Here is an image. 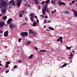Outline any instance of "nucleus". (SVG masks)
I'll list each match as a JSON object with an SVG mask.
<instances>
[{
    "label": "nucleus",
    "mask_w": 77,
    "mask_h": 77,
    "mask_svg": "<svg viewBox=\"0 0 77 77\" xmlns=\"http://www.w3.org/2000/svg\"><path fill=\"white\" fill-rule=\"evenodd\" d=\"M34 2L35 4H38V3H39V1L38 0H34Z\"/></svg>",
    "instance_id": "17"
},
{
    "label": "nucleus",
    "mask_w": 77,
    "mask_h": 77,
    "mask_svg": "<svg viewBox=\"0 0 77 77\" xmlns=\"http://www.w3.org/2000/svg\"><path fill=\"white\" fill-rule=\"evenodd\" d=\"M37 23H39V20H38V19H37Z\"/></svg>",
    "instance_id": "54"
},
{
    "label": "nucleus",
    "mask_w": 77,
    "mask_h": 77,
    "mask_svg": "<svg viewBox=\"0 0 77 77\" xmlns=\"http://www.w3.org/2000/svg\"><path fill=\"white\" fill-rule=\"evenodd\" d=\"M72 52H73V53H74V52H75V51H72Z\"/></svg>",
    "instance_id": "62"
},
{
    "label": "nucleus",
    "mask_w": 77,
    "mask_h": 77,
    "mask_svg": "<svg viewBox=\"0 0 77 77\" xmlns=\"http://www.w3.org/2000/svg\"><path fill=\"white\" fill-rule=\"evenodd\" d=\"M12 5L10 6H9V9H11V8H12Z\"/></svg>",
    "instance_id": "47"
},
{
    "label": "nucleus",
    "mask_w": 77,
    "mask_h": 77,
    "mask_svg": "<svg viewBox=\"0 0 77 77\" xmlns=\"http://www.w3.org/2000/svg\"><path fill=\"white\" fill-rule=\"evenodd\" d=\"M51 4H52V5H55V2L53 1H51Z\"/></svg>",
    "instance_id": "19"
},
{
    "label": "nucleus",
    "mask_w": 77,
    "mask_h": 77,
    "mask_svg": "<svg viewBox=\"0 0 77 77\" xmlns=\"http://www.w3.org/2000/svg\"><path fill=\"white\" fill-rule=\"evenodd\" d=\"M74 16L75 17H77V11L74 12V13H73Z\"/></svg>",
    "instance_id": "16"
},
{
    "label": "nucleus",
    "mask_w": 77,
    "mask_h": 77,
    "mask_svg": "<svg viewBox=\"0 0 77 77\" xmlns=\"http://www.w3.org/2000/svg\"><path fill=\"white\" fill-rule=\"evenodd\" d=\"M29 33H32L33 32V30L31 29H30L29 30Z\"/></svg>",
    "instance_id": "18"
},
{
    "label": "nucleus",
    "mask_w": 77,
    "mask_h": 77,
    "mask_svg": "<svg viewBox=\"0 0 77 77\" xmlns=\"http://www.w3.org/2000/svg\"><path fill=\"white\" fill-rule=\"evenodd\" d=\"M54 11H52V14H54Z\"/></svg>",
    "instance_id": "61"
},
{
    "label": "nucleus",
    "mask_w": 77,
    "mask_h": 77,
    "mask_svg": "<svg viewBox=\"0 0 77 77\" xmlns=\"http://www.w3.org/2000/svg\"><path fill=\"white\" fill-rule=\"evenodd\" d=\"M22 14H22V13H20V14H19L20 17H23V15H22Z\"/></svg>",
    "instance_id": "31"
},
{
    "label": "nucleus",
    "mask_w": 77,
    "mask_h": 77,
    "mask_svg": "<svg viewBox=\"0 0 77 77\" xmlns=\"http://www.w3.org/2000/svg\"><path fill=\"white\" fill-rule=\"evenodd\" d=\"M47 23V20H44V24H46V23Z\"/></svg>",
    "instance_id": "33"
},
{
    "label": "nucleus",
    "mask_w": 77,
    "mask_h": 77,
    "mask_svg": "<svg viewBox=\"0 0 77 77\" xmlns=\"http://www.w3.org/2000/svg\"><path fill=\"white\" fill-rule=\"evenodd\" d=\"M33 24L32 25L33 27H35V26H36V22H34L33 23Z\"/></svg>",
    "instance_id": "11"
},
{
    "label": "nucleus",
    "mask_w": 77,
    "mask_h": 77,
    "mask_svg": "<svg viewBox=\"0 0 77 77\" xmlns=\"http://www.w3.org/2000/svg\"><path fill=\"white\" fill-rule=\"evenodd\" d=\"M0 33H3V31H0Z\"/></svg>",
    "instance_id": "55"
},
{
    "label": "nucleus",
    "mask_w": 77,
    "mask_h": 77,
    "mask_svg": "<svg viewBox=\"0 0 77 77\" xmlns=\"http://www.w3.org/2000/svg\"><path fill=\"white\" fill-rule=\"evenodd\" d=\"M26 24H27V23L26 22H24L23 24V25L24 26V25H26Z\"/></svg>",
    "instance_id": "42"
},
{
    "label": "nucleus",
    "mask_w": 77,
    "mask_h": 77,
    "mask_svg": "<svg viewBox=\"0 0 77 77\" xmlns=\"http://www.w3.org/2000/svg\"><path fill=\"white\" fill-rule=\"evenodd\" d=\"M67 65V64L66 63H65L64 64L63 66H61V67L63 68V67H65Z\"/></svg>",
    "instance_id": "23"
},
{
    "label": "nucleus",
    "mask_w": 77,
    "mask_h": 77,
    "mask_svg": "<svg viewBox=\"0 0 77 77\" xmlns=\"http://www.w3.org/2000/svg\"><path fill=\"white\" fill-rule=\"evenodd\" d=\"M70 55L71 57H72L73 54H72V53H71L70 54Z\"/></svg>",
    "instance_id": "41"
},
{
    "label": "nucleus",
    "mask_w": 77,
    "mask_h": 77,
    "mask_svg": "<svg viewBox=\"0 0 77 77\" xmlns=\"http://www.w3.org/2000/svg\"><path fill=\"white\" fill-rule=\"evenodd\" d=\"M54 12H56V10H54Z\"/></svg>",
    "instance_id": "64"
},
{
    "label": "nucleus",
    "mask_w": 77,
    "mask_h": 77,
    "mask_svg": "<svg viewBox=\"0 0 77 77\" xmlns=\"http://www.w3.org/2000/svg\"><path fill=\"white\" fill-rule=\"evenodd\" d=\"M61 5H66V4L63 2H62L61 3Z\"/></svg>",
    "instance_id": "40"
},
{
    "label": "nucleus",
    "mask_w": 77,
    "mask_h": 77,
    "mask_svg": "<svg viewBox=\"0 0 77 77\" xmlns=\"http://www.w3.org/2000/svg\"><path fill=\"white\" fill-rule=\"evenodd\" d=\"M9 72V70H8L7 71H5L6 73H8V72Z\"/></svg>",
    "instance_id": "50"
},
{
    "label": "nucleus",
    "mask_w": 77,
    "mask_h": 77,
    "mask_svg": "<svg viewBox=\"0 0 77 77\" xmlns=\"http://www.w3.org/2000/svg\"><path fill=\"white\" fill-rule=\"evenodd\" d=\"M57 42H59V41H60V39H57Z\"/></svg>",
    "instance_id": "49"
},
{
    "label": "nucleus",
    "mask_w": 77,
    "mask_h": 77,
    "mask_svg": "<svg viewBox=\"0 0 77 77\" xmlns=\"http://www.w3.org/2000/svg\"><path fill=\"white\" fill-rule=\"evenodd\" d=\"M45 18H48V16H45Z\"/></svg>",
    "instance_id": "53"
},
{
    "label": "nucleus",
    "mask_w": 77,
    "mask_h": 77,
    "mask_svg": "<svg viewBox=\"0 0 77 77\" xmlns=\"http://www.w3.org/2000/svg\"><path fill=\"white\" fill-rule=\"evenodd\" d=\"M72 11H73V12H74H74L77 11H75V10L74 9H72Z\"/></svg>",
    "instance_id": "45"
},
{
    "label": "nucleus",
    "mask_w": 77,
    "mask_h": 77,
    "mask_svg": "<svg viewBox=\"0 0 77 77\" xmlns=\"http://www.w3.org/2000/svg\"><path fill=\"white\" fill-rule=\"evenodd\" d=\"M12 18H10L9 19L8 21H7V23L8 24H10L11 23V22L12 21Z\"/></svg>",
    "instance_id": "7"
},
{
    "label": "nucleus",
    "mask_w": 77,
    "mask_h": 77,
    "mask_svg": "<svg viewBox=\"0 0 77 77\" xmlns=\"http://www.w3.org/2000/svg\"><path fill=\"white\" fill-rule=\"evenodd\" d=\"M33 17H30V19L32 22H33Z\"/></svg>",
    "instance_id": "29"
},
{
    "label": "nucleus",
    "mask_w": 77,
    "mask_h": 77,
    "mask_svg": "<svg viewBox=\"0 0 77 77\" xmlns=\"http://www.w3.org/2000/svg\"><path fill=\"white\" fill-rule=\"evenodd\" d=\"M15 27H16L14 23H11L9 25V27L11 29H14Z\"/></svg>",
    "instance_id": "4"
},
{
    "label": "nucleus",
    "mask_w": 77,
    "mask_h": 77,
    "mask_svg": "<svg viewBox=\"0 0 77 77\" xmlns=\"http://www.w3.org/2000/svg\"><path fill=\"white\" fill-rule=\"evenodd\" d=\"M23 1L25 2H26L27 0H23ZM23 2V0H18L17 3V6L18 7H20L21 5V2Z\"/></svg>",
    "instance_id": "3"
},
{
    "label": "nucleus",
    "mask_w": 77,
    "mask_h": 77,
    "mask_svg": "<svg viewBox=\"0 0 77 77\" xmlns=\"http://www.w3.org/2000/svg\"><path fill=\"white\" fill-rule=\"evenodd\" d=\"M0 28L2 27L3 26H5V22L3 21H2V20H0Z\"/></svg>",
    "instance_id": "6"
},
{
    "label": "nucleus",
    "mask_w": 77,
    "mask_h": 77,
    "mask_svg": "<svg viewBox=\"0 0 77 77\" xmlns=\"http://www.w3.org/2000/svg\"><path fill=\"white\" fill-rule=\"evenodd\" d=\"M32 43V42L29 41L28 42H26V44H27V45H29V44H30V43Z\"/></svg>",
    "instance_id": "22"
},
{
    "label": "nucleus",
    "mask_w": 77,
    "mask_h": 77,
    "mask_svg": "<svg viewBox=\"0 0 77 77\" xmlns=\"http://www.w3.org/2000/svg\"><path fill=\"white\" fill-rule=\"evenodd\" d=\"M11 63V62L10 61H7V64H10Z\"/></svg>",
    "instance_id": "38"
},
{
    "label": "nucleus",
    "mask_w": 77,
    "mask_h": 77,
    "mask_svg": "<svg viewBox=\"0 0 77 77\" xmlns=\"http://www.w3.org/2000/svg\"><path fill=\"white\" fill-rule=\"evenodd\" d=\"M49 2H50V0H47V1L45 2L46 3H48Z\"/></svg>",
    "instance_id": "28"
},
{
    "label": "nucleus",
    "mask_w": 77,
    "mask_h": 77,
    "mask_svg": "<svg viewBox=\"0 0 77 77\" xmlns=\"http://www.w3.org/2000/svg\"><path fill=\"white\" fill-rule=\"evenodd\" d=\"M75 3V1L73 0L72 1V3Z\"/></svg>",
    "instance_id": "52"
},
{
    "label": "nucleus",
    "mask_w": 77,
    "mask_h": 77,
    "mask_svg": "<svg viewBox=\"0 0 77 77\" xmlns=\"http://www.w3.org/2000/svg\"><path fill=\"white\" fill-rule=\"evenodd\" d=\"M69 59H71V57H69Z\"/></svg>",
    "instance_id": "60"
},
{
    "label": "nucleus",
    "mask_w": 77,
    "mask_h": 77,
    "mask_svg": "<svg viewBox=\"0 0 77 77\" xmlns=\"http://www.w3.org/2000/svg\"><path fill=\"white\" fill-rule=\"evenodd\" d=\"M51 23V20H49L48 22V23Z\"/></svg>",
    "instance_id": "51"
},
{
    "label": "nucleus",
    "mask_w": 77,
    "mask_h": 77,
    "mask_svg": "<svg viewBox=\"0 0 77 77\" xmlns=\"http://www.w3.org/2000/svg\"><path fill=\"white\" fill-rule=\"evenodd\" d=\"M30 16L31 18H34V14L32 13L30 14Z\"/></svg>",
    "instance_id": "12"
},
{
    "label": "nucleus",
    "mask_w": 77,
    "mask_h": 77,
    "mask_svg": "<svg viewBox=\"0 0 77 77\" xmlns=\"http://www.w3.org/2000/svg\"><path fill=\"white\" fill-rule=\"evenodd\" d=\"M46 11L48 13H50V11L47 8L46 9Z\"/></svg>",
    "instance_id": "26"
},
{
    "label": "nucleus",
    "mask_w": 77,
    "mask_h": 77,
    "mask_svg": "<svg viewBox=\"0 0 77 77\" xmlns=\"http://www.w3.org/2000/svg\"><path fill=\"white\" fill-rule=\"evenodd\" d=\"M20 35L21 36H22L23 37L28 36V33L27 32H22L20 33Z\"/></svg>",
    "instance_id": "2"
},
{
    "label": "nucleus",
    "mask_w": 77,
    "mask_h": 77,
    "mask_svg": "<svg viewBox=\"0 0 77 77\" xmlns=\"http://www.w3.org/2000/svg\"><path fill=\"white\" fill-rule=\"evenodd\" d=\"M62 3V1L61 0H59L58 2V3L59 6H60L61 3Z\"/></svg>",
    "instance_id": "20"
},
{
    "label": "nucleus",
    "mask_w": 77,
    "mask_h": 77,
    "mask_svg": "<svg viewBox=\"0 0 77 77\" xmlns=\"http://www.w3.org/2000/svg\"><path fill=\"white\" fill-rule=\"evenodd\" d=\"M35 18H37V16H35Z\"/></svg>",
    "instance_id": "59"
},
{
    "label": "nucleus",
    "mask_w": 77,
    "mask_h": 77,
    "mask_svg": "<svg viewBox=\"0 0 77 77\" xmlns=\"http://www.w3.org/2000/svg\"><path fill=\"white\" fill-rule=\"evenodd\" d=\"M41 6H39L38 7V9H41Z\"/></svg>",
    "instance_id": "46"
},
{
    "label": "nucleus",
    "mask_w": 77,
    "mask_h": 77,
    "mask_svg": "<svg viewBox=\"0 0 77 77\" xmlns=\"http://www.w3.org/2000/svg\"><path fill=\"white\" fill-rule=\"evenodd\" d=\"M46 3V4L44 6V9H47L48 8V3Z\"/></svg>",
    "instance_id": "9"
},
{
    "label": "nucleus",
    "mask_w": 77,
    "mask_h": 77,
    "mask_svg": "<svg viewBox=\"0 0 77 77\" xmlns=\"http://www.w3.org/2000/svg\"><path fill=\"white\" fill-rule=\"evenodd\" d=\"M28 6V7H30V5H27Z\"/></svg>",
    "instance_id": "58"
},
{
    "label": "nucleus",
    "mask_w": 77,
    "mask_h": 77,
    "mask_svg": "<svg viewBox=\"0 0 77 77\" xmlns=\"http://www.w3.org/2000/svg\"><path fill=\"white\" fill-rule=\"evenodd\" d=\"M6 19H7V16H5L3 17V20H6Z\"/></svg>",
    "instance_id": "25"
},
{
    "label": "nucleus",
    "mask_w": 77,
    "mask_h": 77,
    "mask_svg": "<svg viewBox=\"0 0 77 77\" xmlns=\"http://www.w3.org/2000/svg\"><path fill=\"white\" fill-rule=\"evenodd\" d=\"M33 54H31L30 55V57H28V59H32L33 57Z\"/></svg>",
    "instance_id": "21"
},
{
    "label": "nucleus",
    "mask_w": 77,
    "mask_h": 77,
    "mask_svg": "<svg viewBox=\"0 0 77 77\" xmlns=\"http://www.w3.org/2000/svg\"><path fill=\"white\" fill-rule=\"evenodd\" d=\"M22 39H21V38H19L18 40V42H20Z\"/></svg>",
    "instance_id": "35"
},
{
    "label": "nucleus",
    "mask_w": 77,
    "mask_h": 77,
    "mask_svg": "<svg viewBox=\"0 0 77 77\" xmlns=\"http://www.w3.org/2000/svg\"><path fill=\"white\" fill-rule=\"evenodd\" d=\"M64 14H69V15H70L71 14H70V13H69V12L68 11H64Z\"/></svg>",
    "instance_id": "10"
},
{
    "label": "nucleus",
    "mask_w": 77,
    "mask_h": 77,
    "mask_svg": "<svg viewBox=\"0 0 77 77\" xmlns=\"http://www.w3.org/2000/svg\"><path fill=\"white\" fill-rule=\"evenodd\" d=\"M66 47L67 50H70L71 48V47H68V46H66Z\"/></svg>",
    "instance_id": "24"
},
{
    "label": "nucleus",
    "mask_w": 77,
    "mask_h": 77,
    "mask_svg": "<svg viewBox=\"0 0 77 77\" xmlns=\"http://www.w3.org/2000/svg\"><path fill=\"white\" fill-rule=\"evenodd\" d=\"M39 51H40V52H44V53L45 52H46V51H47L45 50L42 49L40 50Z\"/></svg>",
    "instance_id": "15"
},
{
    "label": "nucleus",
    "mask_w": 77,
    "mask_h": 77,
    "mask_svg": "<svg viewBox=\"0 0 77 77\" xmlns=\"http://www.w3.org/2000/svg\"><path fill=\"white\" fill-rule=\"evenodd\" d=\"M4 36H8V32L7 31H6L4 33Z\"/></svg>",
    "instance_id": "8"
},
{
    "label": "nucleus",
    "mask_w": 77,
    "mask_h": 77,
    "mask_svg": "<svg viewBox=\"0 0 77 77\" xmlns=\"http://www.w3.org/2000/svg\"><path fill=\"white\" fill-rule=\"evenodd\" d=\"M60 40H63V38L62 37V36H60V37H59V38Z\"/></svg>",
    "instance_id": "32"
},
{
    "label": "nucleus",
    "mask_w": 77,
    "mask_h": 77,
    "mask_svg": "<svg viewBox=\"0 0 77 77\" xmlns=\"http://www.w3.org/2000/svg\"><path fill=\"white\" fill-rule=\"evenodd\" d=\"M22 62H23V60H19L18 61V62L19 63H22Z\"/></svg>",
    "instance_id": "27"
},
{
    "label": "nucleus",
    "mask_w": 77,
    "mask_h": 77,
    "mask_svg": "<svg viewBox=\"0 0 77 77\" xmlns=\"http://www.w3.org/2000/svg\"><path fill=\"white\" fill-rule=\"evenodd\" d=\"M43 13V15H45L46 14L45 13Z\"/></svg>",
    "instance_id": "56"
},
{
    "label": "nucleus",
    "mask_w": 77,
    "mask_h": 77,
    "mask_svg": "<svg viewBox=\"0 0 77 77\" xmlns=\"http://www.w3.org/2000/svg\"><path fill=\"white\" fill-rule=\"evenodd\" d=\"M8 66H9V65H8L7 64H6L5 66V68H6V69L7 68H8Z\"/></svg>",
    "instance_id": "36"
},
{
    "label": "nucleus",
    "mask_w": 77,
    "mask_h": 77,
    "mask_svg": "<svg viewBox=\"0 0 77 77\" xmlns=\"http://www.w3.org/2000/svg\"><path fill=\"white\" fill-rule=\"evenodd\" d=\"M34 48L35 50H38V48H37V47L36 46L34 47Z\"/></svg>",
    "instance_id": "34"
},
{
    "label": "nucleus",
    "mask_w": 77,
    "mask_h": 77,
    "mask_svg": "<svg viewBox=\"0 0 77 77\" xmlns=\"http://www.w3.org/2000/svg\"><path fill=\"white\" fill-rule=\"evenodd\" d=\"M44 3H45V2L43 1L42 3V5H43V4H44Z\"/></svg>",
    "instance_id": "48"
},
{
    "label": "nucleus",
    "mask_w": 77,
    "mask_h": 77,
    "mask_svg": "<svg viewBox=\"0 0 77 77\" xmlns=\"http://www.w3.org/2000/svg\"><path fill=\"white\" fill-rule=\"evenodd\" d=\"M60 42H61V43H63V41L62 40H60Z\"/></svg>",
    "instance_id": "57"
},
{
    "label": "nucleus",
    "mask_w": 77,
    "mask_h": 77,
    "mask_svg": "<svg viewBox=\"0 0 77 77\" xmlns=\"http://www.w3.org/2000/svg\"><path fill=\"white\" fill-rule=\"evenodd\" d=\"M42 13H45L46 12V10L44 8H42Z\"/></svg>",
    "instance_id": "14"
},
{
    "label": "nucleus",
    "mask_w": 77,
    "mask_h": 77,
    "mask_svg": "<svg viewBox=\"0 0 77 77\" xmlns=\"http://www.w3.org/2000/svg\"><path fill=\"white\" fill-rule=\"evenodd\" d=\"M23 13V14H24V11H20V13Z\"/></svg>",
    "instance_id": "39"
},
{
    "label": "nucleus",
    "mask_w": 77,
    "mask_h": 77,
    "mask_svg": "<svg viewBox=\"0 0 77 77\" xmlns=\"http://www.w3.org/2000/svg\"><path fill=\"white\" fill-rule=\"evenodd\" d=\"M37 34V33L36 32H33L32 33V35L33 36H35V35H36Z\"/></svg>",
    "instance_id": "13"
},
{
    "label": "nucleus",
    "mask_w": 77,
    "mask_h": 77,
    "mask_svg": "<svg viewBox=\"0 0 77 77\" xmlns=\"http://www.w3.org/2000/svg\"><path fill=\"white\" fill-rule=\"evenodd\" d=\"M47 31H48V32H49V31H50V30L48 29H47Z\"/></svg>",
    "instance_id": "63"
},
{
    "label": "nucleus",
    "mask_w": 77,
    "mask_h": 77,
    "mask_svg": "<svg viewBox=\"0 0 77 77\" xmlns=\"http://www.w3.org/2000/svg\"><path fill=\"white\" fill-rule=\"evenodd\" d=\"M40 16H41V17H42V18H44V15H40Z\"/></svg>",
    "instance_id": "37"
},
{
    "label": "nucleus",
    "mask_w": 77,
    "mask_h": 77,
    "mask_svg": "<svg viewBox=\"0 0 77 77\" xmlns=\"http://www.w3.org/2000/svg\"><path fill=\"white\" fill-rule=\"evenodd\" d=\"M6 6V2L4 1H2L0 3V8L1 9L2 13L3 14H5L6 12V10L5 9V7Z\"/></svg>",
    "instance_id": "1"
},
{
    "label": "nucleus",
    "mask_w": 77,
    "mask_h": 77,
    "mask_svg": "<svg viewBox=\"0 0 77 77\" xmlns=\"http://www.w3.org/2000/svg\"><path fill=\"white\" fill-rule=\"evenodd\" d=\"M25 19L27 21H28V19H27V17H25Z\"/></svg>",
    "instance_id": "44"
},
{
    "label": "nucleus",
    "mask_w": 77,
    "mask_h": 77,
    "mask_svg": "<svg viewBox=\"0 0 77 77\" xmlns=\"http://www.w3.org/2000/svg\"><path fill=\"white\" fill-rule=\"evenodd\" d=\"M49 29H50V30H54V28H52L50 27H49Z\"/></svg>",
    "instance_id": "30"
},
{
    "label": "nucleus",
    "mask_w": 77,
    "mask_h": 77,
    "mask_svg": "<svg viewBox=\"0 0 77 77\" xmlns=\"http://www.w3.org/2000/svg\"><path fill=\"white\" fill-rule=\"evenodd\" d=\"M14 68H17V65L14 66Z\"/></svg>",
    "instance_id": "43"
},
{
    "label": "nucleus",
    "mask_w": 77,
    "mask_h": 77,
    "mask_svg": "<svg viewBox=\"0 0 77 77\" xmlns=\"http://www.w3.org/2000/svg\"><path fill=\"white\" fill-rule=\"evenodd\" d=\"M9 5H11V6H15V1L14 0H11L8 2Z\"/></svg>",
    "instance_id": "5"
}]
</instances>
